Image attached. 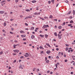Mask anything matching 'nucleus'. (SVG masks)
Wrapping results in <instances>:
<instances>
[{
    "instance_id": "f257e3e1",
    "label": "nucleus",
    "mask_w": 75,
    "mask_h": 75,
    "mask_svg": "<svg viewBox=\"0 0 75 75\" xmlns=\"http://www.w3.org/2000/svg\"><path fill=\"white\" fill-rule=\"evenodd\" d=\"M40 12H39V13H37V12H35L34 13V15H39V14H40Z\"/></svg>"
},
{
    "instance_id": "f03ea898",
    "label": "nucleus",
    "mask_w": 75,
    "mask_h": 75,
    "mask_svg": "<svg viewBox=\"0 0 75 75\" xmlns=\"http://www.w3.org/2000/svg\"><path fill=\"white\" fill-rule=\"evenodd\" d=\"M46 53L47 54H50L51 53V51H50V50L47 51L46 52Z\"/></svg>"
},
{
    "instance_id": "7ed1b4c3",
    "label": "nucleus",
    "mask_w": 75,
    "mask_h": 75,
    "mask_svg": "<svg viewBox=\"0 0 75 75\" xmlns=\"http://www.w3.org/2000/svg\"><path fill=\"white\" fill-rule=\"evenodd\" d=\"M13 51L14 52H19V50H13Z\"/></svg>"
},
{
    "instance_id": "20e7f679",
    "label": "nucleus",
    "mask_w": 75,
    "mask_h": 75,
    "mask_svg": "<svg viewBox=\"0 0 75 75\" xmlns=\"http://www.w3.org/2000/svg\"><path fill=\"white\" fill-rule=\"evenodd\" d=\"M19 68H21V69H23V66H22V65H21L20 66Z\"/></svg>"
},
{
    "instance_id": "39448f33",
    "label": "nucleus",
    "mask_w": 75,
    "mask_h": 75,
    "mask_svg": "<svg viewBox=\"0 0 75 75\" xmlns=\"http://www.w3.org/2000/svg\"><path fill=\"white\" fill-rule=\"evenodd\" d=\"M31 38L32 39H33V38H35V36L34 35H32L31 36Z\"/></svg>"
},
{
    "instance_id": "423d86ee",
    "label": "nucleus",
    "mask_w": 75,
    "mask_h": 75,
    "mask_svg": "<svg viewBox=\"0 0 75 75\" xmlns=\"http://www.w3.org/2000/svg\"><path fill=\"white\" fill-rule=\"evenodd\" d=\"M46 45H47V46H48V47H51V46H50V45L48 43H46Z\"/></svg>"
},
{
    "instance_id": "0eeeda50",
    "label": "nucleus",
    "mask_w": 75,
    "mask_h": 75,
    "mask_svg": "<svg viewBox=\"0 0 75 75\" xmlns=\"http://www.w3.org/2000/svg\"><path fill=\"white\" fill-rule=\"evenodd\" d=\"M20 33H22V34H23V33H24L25 32L23 30H21L20 31Z\"/></svg>"
},
{
    "instance_id": "6e6552de",
    "label": "nucleus",
    "mask_w": 75,
    "mask_h": 75,
    "mask_svg": "<svg viewBox=\"0 0 75 75\" xmlns=\"http://www.w3.org/2000/svg\"><path fill=\"white\" fill-rule=\"evenodd\" d=\"M32 2L33 3H36V1L33 0L32 1Z\"/></svg>"
},
{
    "instance_id": "1a4fd4ad",
    "label": "nucleus",
    "mask_w": 75,
    "mask_h": 75,
    "mask_svg": "<svg viewBox=\"0 0 75 75\" xmlns=\"http://www.w3.org/2000/svg\"><path fill=\"white\" fill-rule=\"evenodd\" d=\"M54 0H51V1L52 4H54Z\"/></svg>"
},
{
    "instance_id": "9d476101",
    "label": "nucleus",
    "mask_w": 75,
    "mask_h": 75,
    "mask_svg": "<svg viewBox=\"0 0 75 75\" xmlns=\"http://www.w3.org/2000/svg\"><path fill=\"white\" fill-rule=\"evenodd\" d=\"M0 14H3L4 13V11H0Z\"/></svg>"
},
{
    "instance_id": "9b49d317",
    "label": "nucleus",
    "mask_w": 75,
    "mask_h": 75,
    "mask_svg": "<svg viewBox=\"0 0 75 75\" xmlns=\"http://www.w3.org/2000/svg\"><path fill=\"white\" fill-rule=\"evenodd\" d=\"M26 36L25 35H21V37H25Z\"/></svg>"
},
{
    "instance_id": "f8f14e48",
    "label": "nucleus",
    "mask_w": 75,
    "mask_h": 75,
    "mask_svg": "<svg viewBox=\"0 0 75 75\" xmlns=\"http://www.w3.org/2000/svg\"><path fill=\"white\" fill-rule=\"evenodd\" d=\"M44 18H45V19H47L48 20V17H47V16H45L44 17Z\"/></svg>"
},
{
    "instance_id": "ddd939ff",
    "label": "nucleus",
    "mask_w": 75,
    "mask_h": 75,
    "mask_svg": "<svg viewBox=\"0 0 75 75\" xmlns=\"http://www.w3.org/2000/svg\"><path fill=\"white\" fill-rule=\"evenodd\" d=\"M28 18H32V16H28Z\"/></svg>"
},
{
    "instance_id": "4468645a",
    "label": "nucleus",
    "mask_w": 75,
    "mask_h": 75,
    "mask_svg": "<svg viewBox=\"0 0 75 75\" xmlns=\"http://www.w3.org/2000/svg\"><path fill=\"white\" fill-rule=\"evenodd\" d=\"M40 37H44V35H43L41 34L40 35Z\"/></svg>"
},
{
    "instance_id": "2eb2a0df",
    "label": "nucleus",
    "mask_w": 75,
    "mask_h": 75,
    "mask_svg": "<svg viewBox=\"0 0 75 75\" xmlns=\"http://www.w3.org/2000/svg\"><path fill=\"white\" fill-rule=\"evenodd\" d=\"M73 15H75V10H73Z\"/></svg>"
},
{
    "instance_id": "dca6fc26",
    "label": "nucleus",
    "mask_w": 75,
    "mask_h": 75,
    "mask_svg": "<svg viewBox=\"0 0 75 75\" xmlns=\"http://www.w3.org/2000/svg\"><path fill=\"white\" fill-rule=\"evenodd\" d=\"M58 28L59 29H61V28H62V27L61 26H59Z\"/></svg>"
},
{
    "instance_id": "f3484780",
    "label": "nucleus",
    "mask_w": 75,
    "mask_h": 75,
    "mask_svg": "<svg viewBox=\"0 0 75 75\" xmlns=\"http://www.w3.org/2000/svg\"><path fill=\"white\" fill-rule=\"evenodd\" d=\"M44 28H46L47 27V26L45 25H43Z\"/></svg>"
},
{
    "instance_id": "a211bd4d",
    "label": "nucleus",
    "mask_w": 75,
    "mask_h": 75,
    "mask_svg": "<svg viewBox=\"0 0 75 75\" xmlns=\"http://www.w3.org/2000/svg\"><path fill=\"white\" fill-rule=\"evenodd\" d=\"M5 2V1H3L1 2V4H2V3H4Z\"/></svg>"
},
{
    "instance_id": "6ab92c4d",
    "label": "nucleus",
    "mask_w": 75,
    "mask_h": 75,
    "mask_svg": "<svg viewBox=\"0 0 75 75\" xmlns=\"http://www.w3.org/2000/svg\"><path fill=\"white\" fill-rule=\"evenodd\" d=\"M68 50H69V48L68 47H66V51H68Z\"/></svg>"
},
{
    "instance_id": "aec40b11",
    "label": "nucleus",
    "mask_w": 75,
    "mask_h": 75,
    "mask_svg": "<svg viewBox=\"0 0 75 75\" xmlns=\"http://www.w3.org/2000/svg\"><path fill=\"white\" fill-rule=\"evenodd\" d=\"M31 30H34V27H32L31 28Z\"/></svg>"
},
{
    "instance_id": "412c9836",
    "label": "nucleus",
    "mask_w": 75,
    "mask_h": 75,
    "mask_svg": "<svg viewBox=\"0 0 75 75\" xmlns=\"http://www.w3.org/2000/svg\"><path fill=\"white\" fill-rule=\"evenodd\" d=\"M25 11H30L29 9H26L25 10Z\"/></svg>"
},
{
    "instance_id": "4be33fe9",
    "label": "nucleus",
    "mask_w": 75,
    "mask_h": 75,
    "mask_svg": "<svg viewBox=\"0 0 75 75\" xmlns=\"http://www.w3.org/2000/svg\"><path fill=\"white\" fill-rule=\"evenodd\" d=\"M54 34L55 36H57V33H55Z\"/></svg>"
},
{
    "instance_id": "5701e85b",
    "label": "nucleus",
    "mask_w": 75,
    "mask_h": 75,
    "mask_svg": "<svg viewBox=\"0 0 75 75\" xmlns=\"http://www.w3.org/2000/svg\"><path fill=\"white\" fill-rule=\"evenodd\" d=\"M49 60H47L46 61V62H47V63H49Z\"/></svg>"
},
{
    "instance_id": "b1692460",
    "label": "nucleus",
    "mask_w": 75,
    "mask_h": 75,
    "mask_svg": "<svg viewBox=\"0 0 75 75\" xmlns=\"http://www.w3.org/2000/svg\"><path fill=\"white\" fill-rule=\"evenodd\" d=\"M40 71V69H36V72H38Z\"/></svg>"
},
{
    "instance_id": "393cba45",
    "label": "nucleus",
    "mask_w": 75,
    "mask_h": 75,
    "mask_svg": "<svg viewBox=\"0 0 75 75\" xmlns=\"http://www.w3.org/2000/svg\"><path fill=\"white\" fill-rule=\"evenodd\" d=\"M27 18H28V16L26 17L24 19H25V20H26V19H27Z\"/></svg>"
},
{
    "instance_id": "a878e982",
    "label": "nucleus",
    "mask_w": 75,
    "mask_h": 75,
    "mask_svg": "<svg viewBox=\"0 0 75 75\" xmlns=\"http://www.w3.org/2000/svg\"><path fill=\"white\" fill-rule=\"evenodd\" d=\"M71 11H70L68 13V14H70V13H71Z\"/></svg>"
},
{
    "instance_id": "bb28decb",
    "label": "nucleus",
    "mask_w": 75,
    "mask_h": 75,
    "mask_svg": "<svg viewBox=\"0 0 75 75\" xmlns=\"http://www.w3.org/2000/svg\"><path fill=\"white\" fill-rule=\"evenodd\" d=\"M25 55H26L29 56V54H28V53H25Z\"/></svg>"
},
{
    "instance_id": "cd10ccee",
    "label": "nucleus",
    "mask_w": 75,
    "mask_h": 75,
    "mask_svg": "<svg viewBox=\"0 0 75 75\" xmlns=\"http://www.w3.org/2000/svg\"><path fill=\"white\" fill-rule=\"evenodd\" d=\"M64 62H68V60L65 59L64 61Z\"/></svg>"
},
{
    "instance_id": "c85d7f7f",
    "label": "nucleus",
    "mask_w": 75,
    "mask_h": 75,
    "mask_svg": "<svg viewBox=\"0 0 75 75\" xmlns=\"http://www.w3.org/2000/svg\"><path fill=\"white\" fill-rule=\"evenodd\" d=\"M65 2H66V3H68V0H66V1H65Z\"/></svg>"
},
{
    "instance_id": "c756f323",
    "label": "nucleus",
    "mask_w": 75,
    "mask_h": 75,
    "mask_svg": "<svg viewBox=\"0 0 75 75\" xmlns=\"http://www.w3.org/2000/svg\"><path fill=\"white\" fill-rule=\"evenodd\" d=\"M58 38L59 39H61V36H59Z\"/></svg>"
},
{
    "instance_id": "7c9ffc66",
    "label": "nucleus",
    "mask_w": 75,
    "mask_h": 75,
    "mask_svg": "<svg viewBox=\"0 0 75 75\" xmlns=\"http://www.w3.org/2000/svg\"><path fill=\"white\" fill-rule=\"evenodd\" d=\"M73 21H71L70 22V23H73Z\"/></svg>"
},
{
    "instance_id": "2f4dec72",
    "label": "nucleus",
    "mask_w": 75,
    "mask_h": 75,
    "mask_svg": "<svg viewBox=\"0 0 75 75\" xmlns=\"http://www.w3.org/2000/svg\"><path fill=\"white\" fill-rule=\"evenodd\" d=\"M4 26H6V23H4Z\"/></svg>"
},
{
    "instance_id": "473e14b6",
    "label": "nucleus",
    "mask_w": 75,
    "mask_h": 75,
    "mask_svg": "<svg viewBox=\"0 0 75 75\" xmlns=\"http://www.w3.org/2000/svg\"><path fill=\"white\" fill-rule=\"evenodd\" d=\"M56 68H58V67H57V66H58V64H56Z\"/></svg>"
},
{
    "instance_id": "72a5a7b5",
    "label": "nucleus",
    "mask_w": 75,
    "mask_h": 75,
    "mask_svg": "<svg viewBox=\"0 0 75 75\" xmlns=\"http://www.w3.org/2000/svg\"><path fill=\"white\" fill-rule=\"evenodd\" d=\"M65 24V22H64L62 24V25H64Z\"/></svg>"
},
{
    "instance_id": "f704fd0d",
    "label": "nucleus",
    "mask_w": 75,
    "mask_h": 75,
    "mask_svg": "<svg viewBox=\"0 0 75 75\" xmlns=\"http://www.w3.org/2000/svg\"><path fill=\"white\" fill-rule=\"evenodd\" d=\"M16 3H18V0H15Z\"/></svg>"
},
{
    "instance_id": "c9c22d12",
    "label": "nucleus",
    "mask_w": 75,
    "mask_h": 75,
    "mask_svg": "<svg viewBox=\"0 0 75 75\" xmlns=\"http://www.w3.org/2000/svg\"><path fill=\"white\" fill-rule=\"evenodd\" d=\"M74 62V61H72L70 63L71 64H72V63H73V62Z\"/></svg>"
},
{
    "instance_id": "e433bc0d",
    "label": "nucleus",
    "mask_w": 75,
    "mask_h": 75,
    "mask_svg": "<svg viewBox=\"0 0 75 75\" xmlns=\"http://www.w3.org/2000/svg\"><path fill=\"white\" fill-rule=\"evenodd\" d=\"M52 18V16L51 15H50V18Z\"/></svg>"
},
{
    "instance_id": "4c0bfd02",
    "label": "nucleus",
    "mask_w": 75,
    "mask_h": 75,
    "mask_svg": "<svg viewBox=\"0 0 75 75\" xmlns=\"http://www.w3.org/2000/svg\"><path fill=\"white\" fill-rule=\"evenodd\" d=\"M11 31H13L14 30V29L13 28H11Z\"/></svg>"
},
{
    "instance_id": "58836bf2",
    "label": "nucleus",
    "mask_w": 75,
    "mask_h": 75,
    "mask_svg": "<svg viewBox=\"0 0 75 75\" xmlns=\"http://www.w3.org/2000/svg\"><path fill=\"white\" fill-rule=\"evenodd\" d=\"M58 5H59V4H57L56 6V7H58Z\"/></svg>"
},
{
    "instance_id": "ea45409f",
    "label": "nucleus",
    "mask_w": 75,
    "mask_h": 75,
    "mask_svg": "<svg viewBox=\"0 0 75 75\" xmlns=\"http://www.w3.org/2000/svg\"><path fill=\"white\" fill-rule=\"evenodd\" d=\"M71 25H72V24H69L68 25V26H71Z\"/></svg>"
},
{
    "instance_id": "a19ab883",
    "label": "nucleus",
    "mask_w": 75,
    "mask_h": 75,
    "mask_svg": "<svg viewBox=\"0 0 75 75\" xmlns=\"http://www.w3.org/2000/svg\"><path fill=\"white\" fill-rule=\"evenodd\" d=\"M48 3L49 4H50L51 3V1H49L48 2Z\"/></svg>"
},
{
    "instance_id": "79ce46f5",
    "label": "nucleus",
    "mask_w": 75,
    "mask_h": 75,
    "mask_svg": "<svg viewBox=\"0 0 75 75\" xmlns=\"http://www.w3.org/2000/svg\"><path fill=\"white\" fill-rule=\"evenodd\" d=\"M40 49H42V46H40Z\"/></svg>"
},
{
    "instance_id": "37998d69",
    "label": "nucleus",
    "mask_w": 75,
    "mask_h": 75,
    "mask_svg": "<svg viewBox=\"0 0 75 75\" xmlns=\"http://www.w3.org/2000/svg\"><path fill=\"white\" fill-rule=\"evenodd\" d=\"M47 60V58L46 57H45V61H46Z\"/></svg>"
},
{
    "instance_id": "c03bdc74",
    "label": "nucleus",
    "mask_w": 75,
    "mask_h": 75,
    "mask_svg": "<svg viewBox=\"0 0 75 75\" xmlns=\"http://www.w3.org/2000/svg\"><path fill=\"white\" fill-rule=\"evenodd\" d=\"M3 53V52H0V55H1V54H2V53Z\"/></svg>"
},
{
    "instance_id": "a18cd8bd",
    "label": "nucleus",
    "mask_w": 75,
    "mask_h": 75,
    "mask_svg": "<svg viewBox=\"0 0 75 75\" xmlns=\"http://www.w3.org/2000/svg\"><path fill=\"white\" fill-rule=\"evenodd\" d=\"M26 40V39H23V41H25Z\"/></svg>"
},
{
    "instance_id": "49530a36",
    "label": "nucleus",
    "mask_w": 75,
    "mask_h": 75,
    "mask_svg": "<svg viewBox=\"0 0 75 75\" xmlns=\"http://www.w3.org/2000/svg\"><path fill=\"white\" fill-rule=\"evenodd\" d=\"M25 25H26V26H27L28 25V24H27V23H25Z\"/></svg>"
},
{
    "instance_id": "de8ad7c7",
    "label": "nucleus",
    "mask_w": 75,
    "mask_h": 75,
    "mask_svg": "<svg viewBox=\"0 0 75 75\" xmlns=\"http://www.w3.org/2000/svg\"><path fill=\"white\" fill-rule=\"evenodd\" d=\"M45 37H48V35H45Z\"/></svg>"
},
{
    "instance_id": "09e8293b",
    "label": "nucleus",
    "mask_w": 75,
    "mask_h": 75,
    "mask_svg": "<svg viewBox=\"0 0 75 75\" xmlns=\"http://www.w3.org/2000/svg\"><path fill=\"white\" fill-rule=\"evenodd\" d=\"M61 53L60 52H59V55H61Z\"/></svg>"
},
{
    "instance_id": "8fccbe9b",
    "label": "nucleus",
    "mask_w": 75,
    "mask_h": 75,
    "mask_svg": "<svg viewBox=\"0 0 75 75\" xmlns=\"http://www.w3.org/2000/svg\"><path fill=\"white\" fill-rule=\"evenodd\" d=\"M23 17V16H22V15H21L20 16V17H21V18Z\"/></svg>"
},
{
    "instance_id": "3c124183",
    "label": "nucleus",
    "mask_w": 75,
    "mask_h": 75,
    "mask_svg": "<svg viewBox=\"0 0 75 75\" xmlns=\"http://www.w3.org/2000/svg\"><path fill=\"white\" fill-rule=\"evenodd\" d=\"M10 34H13V33L11 32H10Z\"/></svg>"
},
{
    "instance_id": "603ef678",
    "label": "nucleus",
    "mask_w": 75,
    "mask_h": 75,
    "mask_svg": "<svg viewBox=\"0 0 75 75\" xmlns=\"http://www.w3.org/2000/svg\"><path fill=\"white\" fill-rule=\"evenodd\" d=\"M56 50L57 51H58V50H59V49L58 48H56Z\"/></svg>"
},
{
    "instance_id": "864d4df0",
    "label": "nucleus",
    "mask_w": 75,
    "mask_h": 75,
    "mask_svg": "<svg viewBox=\"0 0 75 75\" xmlns=\"http://www.w3.org/2000/svg\"><path fill=\"white\" fill-rule=\"evenodd\" d=\"M25 30H28V28H26L25 29Z\"/></svg>"
},
{
    "instance_id": "5fc2aeb1",
    "label": "nucleus",
    "mask_w": 75,
    "mask_h": 75,
    "mask_svg": "<svg viewBox=\"0 0 75 75\" xmlns=\"http://www.w3.org/2000/svg\"><path fill=\"white\" fill-rule=\"evenodd\" d=\"M53 74V72H50V74Z\"/></svg>"
},
{
    "instance_id": "6e6d98bb",
    "label": "nucleus",
    "mask_w": 75,
    "mask_h": 75,
    "mask_svg": "<svg viewBox=\"0 0 75 75\" xmlns=\"http://www.w3.org/2000/svg\"><path fill=\"white\" fill-rule=\"evenodd\" d=\"M66 46L67 47H68V46H69V45L67 44H66Z\"/></svg>"
},
{
    "instance_id": "4d7b16f0",
    "label": "nucleus",
    "mask_w": 75,
    "mask_h": 75,
    "mask_svg": "<svg viewBox=\"0 0 75 75\" xmlns=\"http://www.w3.org/2000/svg\"><path fill=\"white\" fill-rule=\"evenodd\" d=\"M17 45H15V44L13 45L14 46H15V47H16V46H17Z\"/></svg>"
},
{
    "instance_id": "13d9d810",
    "label": "nucleus",
    "mask_w": 75,
    "mask_h": 75,
    "mask_svg": "<svg viewBox=\"0 0 75 75\" xmlns=\"http://www.w3.org/2000/svg\"><path fill=\"white\" fill-rule=\"evenodd\" d=\"M18 6L19 7H22V6H21V5H20V6Z\"/></svg>"
},
{
    "instance_id": "bf43d9fd",
    "label": "nucleus",
    "mask_w": 75,
    "mask_h": 75,
    "mask_svg": "<svg viewBox=\"0 0 75 75\" xmlns=\"http://www.w3.org/2000/svg\"><path fill=\"white\" fill-rule=\"evenodd\" d=\"M48 58H49L50 59L51 58V56H49Z\"/></svg>"
},
{
    "instance_id": "052dcab7",
    "label": "nucleus",
    "mask_w": 75,
    "mask_h": 75,
    "mask_svg": "<svg viewBox=\"0 0 75 75\" xmlns=\"http://www.w3.org/2000/svg\"><path fill=\"white\" fill-rule=\"evenodd\" d=\"M73 49H71V50H70V51H71V52H73Z\"/></svg>"
},
{
    "instance_id": "680f3d73",
    "label": "nucleus",
    "mask_w": 75,
    "mask_h": 75,
    "mask_svg": "<svg viewBox=\"0 0 75 75\" xmlns=\"http://www.w3.org/2000/svg\"><path fill=\"white\" fill-rule=\"evenodd\" d=\"M13 55H16V53H13Z\"/></svg>"
},
{
    "instance_id": "e2e57ef3",
    "label": "nucleus",
    "mask_w": 75,
    "mask_h": 75,
    "mask_svg": "<svg viewBox=\"0 0 75 75\" xmlns=\"http://www.w3.org/2000/svg\"><path fill=\"white\" fill-rule=\"evenodd\" d=\"M70 18H72V16H70L69 17Z\"/></svg>"
},
{
    "instance_id": "0e129e2a",
    "label": "nucleus",
    "mask_w": 75,
    "mask_h": 75,
    "mask_svg": "<svg viewBox=\"0 0 75 75\" xmlns=\"http://www.w3.org/2000/svg\"><path fill=\"white\" fill-rule=\"evenodd\" d=\"M56 58H59V57L58 56H57Z\"/></svg>"
},
{
    "instance_id": "69168bd1",
    "label": "nucleus",
    "mask_w": 75,
    "mask_h": 75,
    "mask_svg": "<svg viewBox=\"0 0 75 75\" xmlns=\"http://www.w3.org/2000/svg\"><path fill=\"white\" fill-rule=\"evenodd\" d=\"M35 32H37V30L36 29H35Z\"/></svg>"
},
{
    "instance_id": "338daca9",
    "label": "nucleus",
    "mask_w": 75,
    "mask_h": 75,
    "mask_svg": "<svg viewBox=\"0 0 75 75\" xmlns=\"http://www.w3.org/2000/svg\"><path fill=\"white\" fill-rule=\"evenodd\" d=\"M73 74V72H71V74Z\"/></svg>"
},
{
    "instance_id": "774afa93",
    "label": "nucleus",
    "mask_w": 75,
    "mask_h": 75,
    "mask_svg": "<svg viewBox=\"0 0 75 75\" xmlns=\"http://www.w3.org/2000/svg\"><path fill=\"white\" fill-rule=\"evenodd\" d=\"M73 65H75V63H73Z\"/></svg>"
}]
</instances>
